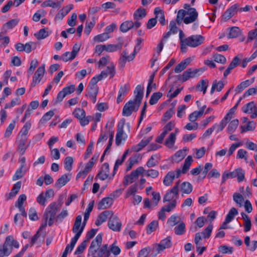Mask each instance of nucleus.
<instances>
[{
  "label": "nucleus",
  "instance_id": "nucleus-17",
  "mask_svg": "<svg viewBox=\"0 0 257 257\" xmlns=\"http://www.w3.org/2000/svg\"><path fill=\"white\" fill-rule=\"evenodd\" d=\"M108 226L114 231H119L121 229V223L117 216H113L108 221Z\"/></svg>",
  "mask_w": 257,
  "mask_h": 257
},
{
  "label": "nucleus",
  "instance_id": "nucleus-3",
  "mask_svg": "<svg viewBox=\"0 0 257 257\" xmlns=\"http://www.w3.org/2000/svg\"><path fill=\"white\" fill-rule=\"evenodd\" d=\"M99 81L95 76L93 77L91 79L86 89L87 93L86 96L88 97L90 101L93 103L96 101V96L98 93L97 83Z\"/></svg>",
  "mask_w": 257,
  "mask_h": 257
},
{
  "label": "nucleus",
  "instance_id": "nucleus-40",
  "mask_svg": "<svg viewBox=\"0 0 257 257\" xmlns=\"http://www.w3.org/2000/svg\"><path fill=\"white\" fill-rule=\"evenodd\" d=\"M240 127L241 133L252 131L255 128V122L253 121H249L246 124L241 125Z\"/></svg>",
  "mask_w": 257,
  "mask_h": 257
},
{
  "label": "nucleus",
  "instance_id": "nucleus-51",
  "mask_svg": "<svg viewBox=\"0 0 257 257\" xmlns=\"http://www.w3.org/2000/svg\"><path fill=\"white\" fill-rule=\"evenodd\" d=\"M146 15V10L144 9H138L134 14L135 21H139L144 18Z\"/></svg>",
  "mask_w": 257,
  "mask_h": 257
},
{
  "label": "nucleus",
  "instance_id": "nucleus-28",
  "mask_svg": "<svg viewBox=\"0 0 257 257\" xmlns=\"http://www.w3.org/2000/svg\"><path fill=\"white\" fill-rule=\"evenodd\" d=\"M171 245V239L169 237H167L162 240L159 244H158L156 245V250L158 252H160L164 249L170 247Z\"/></svg>",
  "mask_w": 257,
  "mask_h": 257
},
{
  "label": "nucleus",
  "instance_id": "nucleus-53",
  "mask_svg": "<svg viewBox=\"0 0 257 257\" xmlns=\"http://www.w3.org/2000/svg\"><path fill=\"white\" fill-rule=\"evenodd\" d=\"M128 152V150H126L120 159H117L115 163V165L114 166L112 177H113L116 173V171L117 170L118 167L122 163V162L124 161L127 154Z\"/></svg>",
  "mask_w": 257,
  "mask_h": 257
},
{
  "label": "nucleus",
  "instance_id": "nucleus-12",
  "mask_svg": "<svg viewBox=\"0 0 257 257\" xmlns=\"http://www.w3.org/2000/svg\"><path fill=\"white\" fill-rule=\"evenodd\" d=\"M116 73L115 67L114 63H110V65H108L106 70L102 71L99 74L95 76L98 80H101L103 79L106 78L108 75L110 78L114 76Z\"/></svg>",
  "mask_w": 257,
  "mask_h": 257
},
{
  "label": "nucleus",
  "instance_id": "nucleus-25",
  "mask_svg": "<svg viewBox=\"0 0 257 257\" xmlns=\"http://www.w3.org/2000/svg\"><path fill=\"white\" fill-rule=\"evenodd\" d=\"M193 58L191 57H188L186 59L182 60L175 67L174 72L176 73H179L183 71L186 67L191 63Z\"/></svg>",
  "mask_w": 257,
  "mask_h": 257
},
{
  "label": "nucleus",
  "instance_id": "nucleus-5",
  "mask_svg": "<svg viewBox=\"0 0 257 257\" xmlns=\"http://www.w3.org/2000/svg\"><path fill=\"white\" fill-rule=\"evenodd\" d=\"M124 121L121 120L117 124V132L115 136V144L119 146L123 144L127 138V135L123 130Z\"/></svg>",
  "mask_w": 257,
  "mask_h": 257
},
{
  "label": "nucleus",
  "instance_id": "nucleus-30",
  "mask_svg": "<svg viewBox=\"0 0 257 257\" xmlns=\"http://www.w3.org/2000/svg\"><path fill=\"white\" fill-rule=\"evenodd\" d=\"M224 128L221 127V126L220 125V123H215L214 125H212V127L208 128L205 133L203 135V138H206L208 136H209L213 132L214 130L215 131L216 133H218L223 130Z\"/></svg>",
  "mask_w": 257,
  "mask_h": 257
},
{
  "label": "nucleus",
  "instance_id": "nucleus-20",
  "mask_svg": "<svg viewBox=\"0 0 257 257\" xmlns=\"http://www.w3.org/2000/svg\"><path fill=\"white\" fill-rule=\"evenodd\" d=\"M75 90V86L73 85L67 86L63 88L62 90L60 91L57 97V99L59 101H62L63 98L68 95L73 93Z\"/></svg>",
  "mask_w": 257,
  "mask_h": 257
},
{
  "label": "nucleus",
  "instance_id": "nucleus-18",
  "mask_svg": "<svg viewBox=\"0 0 257 257\" xmlns=\"http://www.w3.org/2000/svg\"><path fill=\"white\" fill-rule=\"evenodd\" d=\"M181 176V175L180 174L178 175V171L177 170L169 171L164 178L163 184L166 186H171L175 178L180 177Z\"/></svg>",
  "mask_w": 257,
  "mask_h": 257
},
{
  "label": "nucleus",
  "instance_id": "nucleus-38",
  "mask_svg": "<svg viewBox=\"0 0 257 257\" xmlns=\"http://www.w3.org/2000/svg\"><path fill=\"white\" fill-rule=\"evenodd\" d=\"M51 33V31L48 28L41 29L37 33H35L34 35L38 40H42L48 37Z\"/></svg>",
  "mask_w": 257,
  "mask_h": 257
},
{
  "label": "nucleus",
  "instance_id": "nucleus-26",
  "mask_svg": "<svg viewBox=\"0 0 257 257\" xmlns=\"http://www.w3.org/2000/svg\"><path fill=\"white\" fill-rule=\"evenodd\" d=\"M26 198L27 197L25 194H21L19 196L15 204V206L19 209L20 212L24 216H27V213L23 206V203L26 201Z\"/></svg>",
  "mask_w": 257,
  "mask_h": 257
},
{
  "label": "nucleus",
  "instance_id": "nucleus-21",
  "mask_svg": "<svg viewBox=\"0 0 257 257\" xmlns=\"http://www.w3.org/2000/svg\"><path fill=\"white\" fill-rule=\"evenodd\" d=\"M3 244L9 248L11 252H12L13 247L18 248L20 246L18 241L15 240L12 235H9L6 237Z\"/></svg>",
  "mask_w": 257,
  "mask_h": 257
},
{
  "label": "nucleus",
  "instance_id": "nucleus-33",
  "mask_svg": "<svg viewBox=\"0 0 257 257\" xmlns=\"http://www.w3.org/2000/svg\"><path fill=\"white\" fill-rule=\"evenodd\" d=\"M111 213L109 211H104L100 213L95 220V224L96 226H99L106 221L107 218Z\"/></svg>",
  "mask_w": 257,
  "mask_h": 257
},
{
  "label": "nucleus",
  "instance_id": "nucleus-15",
  "mask_svg": "<svg viewBox=\"0 0 257 257\" xmlns=\"http://www.w3.org/2000/svg\"><path fill=\"white\" fill-rule=\"evenodd\" d=\"M141 25V23L139 21L133 22L131 20H127L123 22L120 26V30L123 33H126L131 29H137Z\"/></svg>",
  "mask_w": 257,
  "mask_h": 257
},
{
  "label": "nucleus",
  "instance_id": "nucleus-34",
  "mask_svg": "<svg viewBox=\"0 0 257 257\" xmlns=\"http://www.w3.org/2000/svg\"><path fill=\"white\" fill-rule=\"evenodd\" d=\"M238 8V5L235 4L228 9L223 15L224 19L228 20L232 16H233L236 13L237 9Z\"/></svg>",
  "mask_w": 257,
  "mask_h": 257
},
{
  "label": "nucleus",
  "instance_id": "nucleus-59",
  "mask_svg": "<svg viewBox=\"0 0 257 257\" xmlns=\"http://www.w3.org/2000/svg\"><path fill=\"white\" fill-rule=\"evenodd\" d=\"M235 178V169L232 172L225 171L222 173L221 183L223 184L227 179Z\"/></svg>",
  "mask_w": 257,
  "mask_h": 257
},
{
  "label": "nucleus",
  "instance_id": "nucleus-14",
  "mask_svg": "<svg viewBox=\"0 0 257 257\" xmlns=\"http://www.w3.org/2000/svg\"><path fill=\"white\" fill-rule=\"evenodd\" d=\"M140 105L134 101L130 100L123 106L122 110V115L125 116L131 115L133 111H136L138 110Z\"/></svg>",
  "mask_w": 257,
  "mask_h": 257
},
{
  "label": "nucleus",
  "instance_id": "nucleus-50",
  "mask_svg": "<svg viewBox=\"0 0 257 257\" xmlns=\"http://www.w3.org/2000/svg\"><path fill=\"white\" fill-rule=\"evenodd\" d=\"M94 204V201L92 200L90 202L87 206L86 209L85 210L84 214V220L83 222L86 224L89 217L90 212L92 211Z\"/></svg>",
  "mask_w": 257,
  "mask_h": 257
},
{
  "label": "nucleus",
  "instance_id": "nucleus-56",
  "mask_svg": "<svg viewBox=\"0 0 257 257\" xmlns=\"http://www.w3.org/2000/svg\"><path fill=\"white\" fill-rule=\"evenodd\" d=\"M144 176L147 177H150L152 178H156L159 175V172L156 169H148L145 170L144 172Z\"/></svg>",
  "mask_w": 257,
  "mask_h": 257
},
{
  "label": "nucleus",
  "instance_id": "nucleus-6",
  "mask_svg": "<svg viewBox=\"0 0 257 257\" xmlns=\"http://www.w3.org/2000/svg\"><path fill=\"white\" fill-rule=\"evenodd\" d=\"M45 72V65L43 64L35 72L31 82V87H35L42 81Z\"/></svg>",
  "mask_w": 257,
  "mask_h": 257
},
{
  "label": "nucleus",
  "instance_id": "nucleus-47",
  "mask_svg": "<svg viewBox=\"0 0 257 257\" xmlns=\"http://www.w3.org/2000/svg\"><path fill=\"white\" fill-rule=\"evenodd\" d=\"M21 182L20 181H18L17 183H16L14 185L11 192L9 194L8 198L11 199V198L14 197L17 194V193L19 192V191L21 188Z\"/></svg>",
  "mask_w": 257,
  "mask_h": 257
},
{
  "label": "nucleus",
  "instance_id": "nucleus-49",
  "mask_svg": "<svg viewBox=\"0 0 257 257\" xmlns=\"http://www.w3.org/2000/svg\"><path fill=\"white\" fill-rule=\"evenodd\" d=\"M97 251L96 253L99 254V257H108L110 255V250L108 249L107 244L102 245Z\"/></svg>",
  "mask_w": 257,
  "mask_h": 257
},
{
  "label": "nucleus",
  "instance_id": "nucleus-7",
  "mask_svg": "<svg viewBox=\"0 0 257 257\" xmlns=\"http://www.w3.org/2000/svg\"><path fill=\"white\" fill-rule=\"evenodd\" d=\"M204 71L203 68L188 69L183 73L179 80L182 82H185L190 78L199 77Z\"/></svg>",
  "mask_w": 257,
  "mask_h": 257
},
{
  "label": "nucleus",
  "instance_id": "nucleus-57",
  "mask_svg": "<svg viewBox=\"0 0 257 257\" xmlns=\"http://www.w3.org/2000/svg\"><path fill=\"white\" fill-rule=\"evenodd\" d=\"M159 223L157 220H153L149 223L146 228V232L150 234L152 232L155 231L158 227Z\"/></svg>",
  "mask_w": 257,
  "mask_h": 257
},
{
  "label": "nucleus",
  "instance_id": "nucleus-27",
  "mask_svg": "<svg viewBox=\"0 0 257 257\" xmlns=\"http://www.w3.org/2000/svg\"><path fill=\"white\" fill-rule=\"evenodd\" d=\"M71 175L70 174H65L61 176L55 183L56 187L61 188L65 185L71 179Z\"/></svg>",
  "mask_w": 257,
  "mask_h": 257
},
{
  "label": "nucleus",
  "instance_id": "nucleus-44",
  "mask_svg": "<svg viewBox=\"0 0 257 257\" xmlns=\"http://www.w3.org/2000/svg\"><path fill=\"white\" fill-rule=\"evenodd\" d=\"M241 216L244 221V231L247 232L251 229V223L249 217L244 213H241Z\"/></svg>",
  "mask_w": 257,
  "mask_h": 257
},
{
  "label": "nucleus",
  "instance_id": "nucleus-45",
  "mask_svg": "<svg viewBox=\"0 0 257 257\" xmlns=\"http://www.w3.org/2000/svg\"><path fill=\"white\" fill-rule=\"evenodd\" d=\"M180 189L183 193L189 194L192 191L193 187L190 183L184 182L181 184Z\"/></svg>",
  "mask_w": 257,
  "mask_h": 257
},
{
  "label": "nucleus",
  "instance_id": "nucleus-22",
  "mask_svg": "<svg viewBox=\"0 0 257 257\" xmlns=\"http://www.w3.org/2000/svg\"><path fill=\"white\" fill-rule=\"evenodd\" d=\"M235 111L236 109H235V107H232L228 110L227 113L219 122L220 125L221 126V127L225 128L226 124L233 117Z\"/></svg>",
  "mask_w": 257,
  "mask_h": 257
},
{
  "label": "nucleus",
  "instance_id": "nucleus-54",
  "mask_svg": "<svg viewBox=\"0 0 257 257\" xmlns=\"http://www.w3.org/2000/svg\"><path fill=\"white\" fill-rule=\"evenodd\" d=\"M73 161V158L71 156H68L65 158L64 165L66 171H70L72 169Z\"/></svg>",
  "mask_w": 257,
  "mask_h": 257
},
{
  "label": "nucleus",
  "instance_id": "nucleus-61",
  "mask_svg": "<svg viewBox=\"0 0 257 257\" xmlns=\"http://www.w3.org/2000/svg\"><path fill=\"white\" fill-rule=\"evenodd\" d=\"M233 200L239 207L242 206L244 201L242 195L238 193H235L233 194Z\"/></svg>",
  "mask_w": 257,
  "mask_h": 257
},
{
  "label": "nucleus",
  "instance_id": "nucleus-42",
  "mask_svg": "<svg viewBox=\"0 0 257 257\" xmlns=\"http://www.w3.org/2000/svg\"><path fill=\"white\" fill-rule=\"evenodd\" d=\"M154 14L162 25H165V19L163 11L159 7L155 8Z\"/></svg>",
  "mask_w": 257,
  "mask_h": 257
},
{
  "label": "nucleus",
  "instance_id": "nucleus-24",
  "mask_svg": "<svg viewBox=\"0 0 257 257\" xmlns=\"http://www.w3.org/2000/svg\"><path fill=\"white\" fill-rule=\"evenodd\" d=\"M109 176V165L107 163H104L101 168L99 173L96 176V178H99L101 180L106 179Z\"/></svg>",
  "mask_w": 257,
  "mask_h": 257
},
{
  "label": "nucleus",
  "instance_id": "nucleus-36",
  "mask_svg": "<svg viewBox=\"0 0 257 257\" xmlns=\"http://www.w3.org/2000/svg\"><path fill=\"white\" fill-rule=\"evenodd\" d=\"M31 127V123L30 121L26 122L19 132L18 136L21 137L22 140H26L27 135H28Z\"/></svg>",
  "mask_w": 257,
  "mask_h": 257
},
{
  "label": "nucleus",
  "instance_id": "nucleus-46",
  "mask_svg": "<svg viewBox=\"0 0 257 257\" xmlns=\"http://www.w3.org/2000/svg\"><path fill=\"white\" fill-rule=\"evenodd\" d=\"M96 23L95 17H92L91 21L88 22H86L84 29V33L87 36L89 35L92 29L95 26Z\"/></svg>",
  "mask_w": 257,
  "mask_h": 257
},
{
  "label": "nucleus",
  "instance_id": "nucleus-43",
  "mask_svg": "<svg viewBox=\"0 0 257 257\" xmlns=\"http://www.w3.org/2000/svg\"><path fill=\"white\" fill-rule=\"evenodd\" d=\"M110 63H113L111 61L110 58L109 56L106 55L100 58L99 60L97 62V67L98 68H102L107 64L110 65Z\"/></svg>",
  "mask_w": 257,
  "mask_h": 257
},
{
  "label": "nucleus",
  "instance_id": "nucleus-11",
  "mask_svg": "<svg viewBox=\"0 0 257 257\" xmlns=\"http://www.w3.org/2000/svg\"><path fill=\"white\" fill-rule=\"evenodd\" d=\"M151 194L152 195L151 201L149 198H145L144 200L145 208H153L158 205L161 200V195L159 192L152 191Z\"/></svg>",
  "mask_w": 257,
  "mask_h": 257
},
{
  "label": "nucleus",
  "instance_id": "nucleus-48",
  "mask_svg": "<svg viewBox=\"0 0 257 257\" xmlns=\"http://www.w3.org/2000/svg\"><path fill=\"white\" fill-rule=\"evenodd\" d=\"M253 82L254 78H252L251 80H246L244 81L241 82L239 84H238L236 88V91H238V92H241L245 88L250 85Z\"/></svg>",
  "mask_w": 257,
  "mask_h": 257
},
{
  "label": "nucleus",
  "instance_id": "nucleus-52",
  "mask_svg": "<svg viewBox=\"0 0 257 257\" xmlns=\"http://www.w3.org/2000/svg\"><path fill=\"white\" fill-rule=\"evenodd\" d=\"M140 159L139 155H136L131 157L128 160V164L126 169V171H128L130 170L134 165L139 162Z\"/></svg>",
  "mask_w": 257,
  "mask_h": 257
},
{
  "label": "nucleus",
  "instance_id": "nucleus-39",
  "mask_svg": "<svg viewBox=\"0 0 257 257\" xmlns=\"http://www.w3.org/2000/svg\"><path fill=\"white\" fill-rule=\"evenodd\" d=\"M228 123L227 131L229 134H232L237 128L239 124V120L237 118L233 119L231 120H230Z\"/></svg>",
  "mask_w": 257,
  "mask_h": 257
},
{
  "label": "nucleus",
  "instance_id": "nucleus-62",
  "mask_svg": "<svg viewBox=\"0 0 257 257\" xmlns=\"http://www.w3.org/2000/svg\"><path fill=\"white\" fill-rule=\"evenodd\" d=\"M237 214L238 211L234 207L231 208L226 216V222H230Z\"/></svg>",
  "mask_w": 257,
  "mask_h": 257
},
{
  "label": "nucleus",
  "instance_id": "nucleus-13",
  "mask_svg": "<svg viewBox=\"0 0 257 257\" xmlns=\"http://www.w3.org/2000/svg\"><path fill=\"white\" fill-rule=\"evenodd\" d=\"M243 112L248 114L251 118L257 116V106L253 101H250L245 104L241 108Z\"/></svg>",
  "mask_w": 257,
  "mask_h": 257
},
{
  "label": "nucleus",
  "instance_id": "nucleus-60",
  "mask_svg": "<svg viewBox=\"0 0 257 257\" xmlns=\"http://www.w3.org/2000/svg\"><path fill=\"white\" fill-rule=\"evenodd\" d=\"M109 35L107 33H103L94 37L93 41L96 42H103L109 38Z\"/></svg>",
  "mask_w": 257,
  "mask_h": 257
},
{
  "label": "nucleus",
  "instance_id": "nucleus-41",
  "mask_svg": "<svg viewBox=\"0 0 257 257\" xmlns=\"http://www.w3.org/2000/svg\"><path fill=\"white\" fill-rule=\"evenodd\" d=\"M244 243L251 251H254L257 248V241L254 240L250 241V237L248 236L245 237Z\"/></svg>",
  "mask_w": 257,
  "mask_h": 257
},
{
  "label": "nucleus",
  "instance_id": "nucleus-23",
  "mask_svg": "<svg viewBox=\"0 0 257 257\" xmlns=\"http://www.w3.org/2000/svg\"><path fill=\"white\" fill-rule=\"evenodd\" d=\"M193 160L191 156H188L184 162L182 169H178V175L186 174L189 170Z\"/></svg>",
  "mask_w": 257,
  "mask_h": 257
},
{
  "label": "nucleus",
  "instance_id": "nucleus-16",
  "mask_svg": "<svg viewBox=\"0 0 257 257\" xmlns=\"http://www.w3.org/2000/svg\"><path fill=\"white\" fill-rule=\"evenodd\" d=\"M102 241V236L101 234L97 235L95 239L92 241L88 250L89 254H94L98 250Z\"/></svg>",
  "mask_w": 257,
  "mask_h": 257
},
{
  "label": "nucleus",
  "instance_id": "nucleus-64",
  "mask_svg": "<svg viewBox=\"0 0 257 257\" xmlns=\"http://www.w3.org/2000/svg\"><path fill=\"white\" fill-rule=\"evenodd\" d=\"M162 96V93L161 92H158L153 93L149 101L150 104L154 105L156 104Z\"/></svg>",
  "mask_w": 257,
  "mask_h": 257
},
{
  "label": "nucleus",
  "instance_id": "nucleus-32",
  "mask_svg": "<svg viewBox=\"0 0 257 257\" xmlns=\"http://www.w3.org/2000/svg\"><path fill=\"white\" fill-rule=\"evenodd\" d=\"M93 166L91 165V164L87 163L85 164V166L83 169H82L77 174L76 179L79 178H84L88 173L91 171L93 168Z\"/></svg>",
  "mask_w": 257,
  "mask_h": 257
},
{
  "label": "nucleus",
  "instance_id": "nucleus-4",
  "mask_svg": "<svg viewBox=\"0 0 257 257\" xmlns=\"http://www.w3.org/2000/svg\"><path fill=\"white\" fill-rule=\"evenodd\" d=\"M57 204L55 202H52L47 207L44 213V219L45 220L46 226L48 222L49 226H51L55 218V216L57 212Z\"/></svg>",
  "mask_w": 257,
  "mask_h": 257
},
{
  "label": "nucleus",
  "instance_id": "nucleus-9",
  "mask_svg": "<svg viewBox=\"0 0 257 257\" xmlns=\"http://www.w3.org/2000/svg\"><path fill=\"white\" fill-rule=\"evenodd\" d=\"M179 181H177L174 186L169 191H167L163 197V201L172 202L177 200L179 191Z\"/></svg>",
  "mask_w": 257,
  "mask_h": 257
},
{
  "label": "nucleus",
  "instance_id": "nucleus-19",
  "mask_svg": "<svg viewBox=\"0 0 257 257\" xmlns=\"http://www.w3.org/2000/svg\"><path fill=\"white\" fill-rule=\"evenodd\" d=\"M179 133L178 128L175 129L174 132L171 133L166 139L164 145L169 149H173L176 140V135Z\"/></svg>",
  "mask_w": 257,
  "mask_h": 257
},
{
  "label": "nucleus",
  "instance_id": "nucleus-10",
  "mask_svg": "<svg viewBox=\"0 0 257 257\" xmlns=\"http://www.w3.org/2000/svg\"><path fill=\"white\" fill-rule=\"evenodd\" d=\"M81 221L82 216L81 215H78L75 219L74 224L72 228V231L75 233V235L73 238L77 240L82 234L86 225V224L83 222L82 225H81Z\"/></svg>",
  "mask_w": 257,
  "mask_h": 257
},
{
  "label": "nucleus",
  "instance_id": "nucleus-35",
  "mask_svg": "<svg viewBox=\"0 0 257 257\" xmlns=\"http://www.w3.org/2000/svg\"><path fill=\"white\" fill-rule=\"evenodd\" d=\"M186 152L187 149L186 148L178 151L172 157V160L175 162H180L186 156Z\"/></svg>",
  "mask_w": 257,
  "mask_h": 257
},
{
  "label": "nucleus",
  "instance_id": "nucleus-58",
  "mask_svg": "<svg viewBox=\"0 0 257 257\" xmlns=\"http://www.w3.org/2000/svg\"><path fill=\"white\" fill-rule=\"evenodd\" d=\"M240 34V30L238 27H233L230 29L228 34V38H234L238 37Z\"/></svg>",
  "mask_w": 257,
  "mask_h": 257
},
{
  "label": "nucleus",
  "instance_id": "nucleus-55",
  "mask_svg": "<svg viewBox=\"0 0 257 257\" xmlns=\"http://www.w3.org/2000/svg\"><path fill=\"white\" fill-rule=\"evenodd\" d=\"M152 137H150L147 139L142 140L140 143L134 147V150L136 152H139L141 151L144 147L148 144L152 140Z\"/></svg>",
  "mask_w": 257,
  "mask_h": 257
},
{
  "label": "nucleus",
  "instance_id": "nucleus-31",
  "mask_svg": "<svg viewBox=\"0 0 257 257\" xmlns=\"http://www.w3.org/2000/svg\"><path fill=\"white\" fill-rule=\"evenodd\" d=\"M113 203L112 197H108L104 198L98 204V209H104L109 208Z\"/></svg>",
  "mask_w": 257,
  "mask_h": 257
},
{
  "label": "nucleus",
  "instance_id": "nucleus-2",
  "mask_svg": "<svg viewBox=\"0 0 257 257\" xmlns=\"http://www.w3.org/2000/svg\"><path fill=\"white\" fill-rule=\"evenodd\" d=\"M198 14L194 8H189L186 10H181L177 14V21L180 23L183 20L186 24H189L195 22L198 18Z\"/></svg>",
  "mask_w": 257,
  "mask_h": 257
},
{
  "label": "nucleus",
  "instance_id": "nucleus-63",
  "mask_svg": "<svg viewBox=\"0 0 257 257\" xmlns=\"http://www.w3.org/2000/svg\"><path fill=\"white\" fill-rule=\"evenodd\" d=\"M202 111L196 110L194 111L189 115L188 119L191 122H195L199 117L202 115Z\"/></svg>",
  "mask_w": 257,
  "mask_h": 257
},
{
  "label": "nucleus",
  "instance_id": "nucleus-1",
  "mask_svg": "<svg viewBox=\"0 0 257 257\" xmlns=\"http://www.w3.org/2000/svg\"><path fill=\"white\" fill-rule=\"evenodd\" d=\"M179 37L182 52H186L188 47L195 48L201 45L204 41V38L200 35L186 37L182 30L179 31Z\"/></svg>",
  "mask_w": 257,
  "mask_h": 257
},
{
  "label": "nucleus",
  "instance_id": "nucleus-29",
  "mask_svg": "<svg viewBox=\"0 0 257 257\" xmlns=\"http://www.w3.org/2000/svg\"><path fill=\"white\" fill-rule=\"evenodd\" d=\"M143 90L144 88L141 85H138L136 87L134 91L135 98L133 101L139 105H140L143 97Z\"/></svg>",
  "mask_w": 257,
  "mask_h": 257
},
{
  "label": "nucleus",
  "instance_id": "nucleus-8",
  "mask_svg": "<svg viewBox=\"0 0 257 257\" xmlns=\"http://www.w3.org/2000/svg\"><path fill=\"white\" fill-rule=\"evenodd\" d=\"M145 169L143 167H139L136 170H134L131 172L130 175H127L124 176L123 183L125 185H128V184L133 183L135 181L140 175L144 174Z\"/></svg>",
  "mask_w": 257,
  "mask_h": 257
},
{
  "label": "nucleus",
  "instance_id": "nucleus-37",
  "mask_svg": "<svg viewBox=\"0 0 257 257\" xmlns=\"http://www.w3.org/2000/svg\"><path fill=\"white\" fill-rule=\"evenodd\" d=\"M129 89L130 86L127 84H124L120 87L117 98V102L118 103L122 100L123 96L126 94Z\"/></svg>",
  "mask_w": 257,
  "mask_h": 257
}]
</instances>
